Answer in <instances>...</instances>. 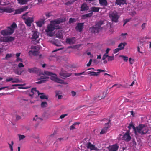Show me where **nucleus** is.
I'll use <instances>...</instances> for the list:
<instances>
[{
    "instance_id": "obj_39",
    "label": "nucleus",
    "mask_w": 151,
    "mask_h": 151,
    "mask_svg": "<svg viewBox=\"0 0 151 151\" xmlns=\"http://www.w3.org/2000/svg\"><path fill=\"white\" fill-rule=\"evenodd\" d=\"M116 86H117V88H120L121 87H123L124 88H127V87L126 86H123L121 84H115L112 87H114Z\"/></svg>"
},
{
    "instance_id": "obj_11",
    "label": "nucleus",
    "mask_w": 151,
    "mask_h": 151,
    "mask_svg": "<svg viewBox=\"0 0 151 151\" xmlns=\"http://www.w3.org/2000/svg\"><path fill=\"white\" fill-rule=\"evenodd\" d=\"M111 120L109 119L108 122L105 124V127L104 128L101 130L100 132L101 134H103L106 133L107 131V129L108 128L110 127V126L109 125V124L110 123Z\"/></svg>"
},
{
    "instance_id": "obj_54",
    "label": "nucleus",
    "mask_w": 151,
    "mask_h": 151,
    "mask_svg": "<svg viewBox=\"0 0 151 151\" xmlns=\"http://www.w3.org/2000/svg\"><path fill=\"white\" fill-rule=\"evenodd\" d=\"M16 61L17 62H23V60L20 58V57L17 58H16Z\"/></svg>"
},
{
    "instance_id": "obj_24",
    "label": "nucleus",
    "mask_w": 151,
    "mask_h": 151,
    "mask_svg": "<svg viewBox=\"0 0 151 151\" xmlns=\"http://www.w3.org/2000/svg\"><path fill=\"white\" fill-rule=\"evenodd\" d=\"M5 12L11 13L14 12V8H12L10 7H7L4 8Z\"/></svg>"
},
{
    "instance_id": "obj_51",
    "label": "nucleus",
    "mask_w": 151,
    "mask_h": 151,
    "mask_svg": "<svg viewBox=\"0 0 151 151\" xmlns=\"http://www.w3.org/2000/svg\"><path fill=\"white\" fill-rule=\"evenodd\" d=\"M108 57H109V55H108V54H106L105 53V54L103 55V56L102 58V60H105L106 59V58L107 57L108 58Z\"/></svg>"
},
{
    "instance_id": "obj_46",
    "label": "nucleus",
    "mask_w": 151,
    "mask_h": 151,
    "mask_svg": "<svg viewBox=\"0 0 151 151\" xmlns=\"http://www.w3.org/2000/svg\"><path fill=\"white\" fill-rule=\"evenodd\" d=\"M9 144V147H10V148L11 150V151H13V147H12V146L13 145V144H14V142H13V141H11V144H9V143H8Z\"/></svg>"
},
{
    "instance_id": "obj_62",
    "label": "nucleus",
    "mask_w": 151,
    "mask_h": 151,
    "mask_svg": "<svg viewBox=\"0 0 151 151\" xmlns=\"http://www.w3.org/2000/svg\"><path fill=\"white\" fill-rule=\"evenodd\" d=\"M146 23H143L142 24V25L141 26V27H142V29H145V26H146Z\"/></svg>"
},
{
    "instance_id": "obj_36",
    "label": "nucleus",
    "mask_w": 151,
    "mask_h": 151,
    "mask_svg": "<svg viewBox=\"0 0 151 151\" xmlns=\"http://www.w3.org/2000/svg\"><path fill=\"white\" fill-rule=\"evenodd\" d=\"M128 128L129 129H131V128H132L134 130L135 132L136 131V128H135V127L133 125V124L131 123L128 127Z\"/></svg>"
},
{
    "instance_id": "obj_3",
    "label": "nucleus",
    "mask_w": 151,
    "mask_h": 151,
    "mask_svg": "<svg viewBox=\"0 0 151 151\" xmlns=\"http://www.w3.org/2000/svg\"><path fill=\"white\" fill-rule=\"evenodd\" d=\"M60 28V26L58 25H55L51 23L48 25L47 29L45 30V31L48 35L50 36H52V32L55 29H59Z\"/></svg>"
},
{
    "instance_id": "obj_38",
    "label": "nucleus",
    "mask_w": 151,
    "mask_h": 151,
    "mask_svg": "<svg viewBox=\"0 0 151 151\" xmlns=\"http://www.w3.org/2000/svg\"><path fill=\"white\" fill-rule=\"evenodd\" d=\"M88 74L90 76H98L97 72H95L89 71Z\"/></svg>"
},
{
    "instance_id": "obj_31",
    "label": "nucleus",
    "mask_w": 151,
    "mask_h": 151,
    "mask_svg": "<svg viewBox=\"0 0 151 151\" xmlns=\"http://www.w3.org/2000/svg\"><path fill=\"white\" fill-rule=\"evenodd\" d=\"M126 44L127 43H121L118 45V48H119L120 50H122L124 49V47Z\"/></svg>"
},
{
    "instance_id": "obj_7",
    "label": "nucleus",
    "mask_w": 151,
    "mask_h": 151,
    "mask_svg": "<svg viewBox=\"0 0 151 151\" xmlns=\"http://www.w3.org/2000/svg\"><path fill=\"white\" fill-rule=\"evenodd\" d=\"M34 92H37L38 95L41 94V95L40 96V97L41 99H47V97L44 94V93H40L38 91L36 90V88H32L31 93H30L29 96H32L34 93Z\"/></svg>"
},
{
    "instance_id": "obj_18",
    "label": "nucleus",
    "mask_w": 151,
    "mask_h": 151,
    "mask_svg": "<svg viewBox=\"0 0 151 151\" xmlns=\"http://www.w3.org/2000/svg\"><path fill=\"white\" fill-rule=\"evenodd\" d=\"M89 7L87 4L83 3L80 7V11L81 12L87 11L89 9Z\"/></svg>"
},
{
    "instance_id": "obj_28",
    "label": "nucleus",
    "mask_w": 151,
    "mask_h": 151,
    "mask_svg": "<svg viewBox=\"0 0 151 151\" xmlns=\"http://www.w3.org/2000/svg\"><path fill=\"white\" fill-rule=\"evenodd\" d=\"M39 52L38 50H30L29 52V55L32 54L35 56L39 54Z\"/></svg>"
},
{
    "instance_id": "obj_9",
    "label": "nucleus",
    "mask_w": 151,
    "mask_h": 151,
    "mask_svg": "<svg viewBox=\"0 0 151 151\" xmlns=\"http://www.w3.org/2000/svg\"><path fill=\"white\" fill-rule=\"evenodd\" d=\"M86 147L87 149H90L91 151L93 150H96L98 151L99 149L96 147L95 145L91 144V142H87L86 144Z\"/></svg>"
},
{
    "instance_id": "obj_56",
    "label": "nucleus",
    "mask_w": 151,
    "mask_h": 151,
    "mask_svg": "<svg viewBox=\"0 0 151 151\" xmlns=\"http://www.w3.org/2000/svg\"><path fill=\"white\" fill-rule=\"evenodd\" d=\"M120 50V49L119 48H116L114 50V54L116 53Z\"/></svg>"
},
{
    "instance_id": "obj_27",
    "label": "nucleus",
    "mask_w": 151,
    "mask_h": 151,
    "mask_svg": "<svg viewBox=\"0 0 151 151\" xmlns=\"http://www.w3.org/2000/svg\"><path fill=\"white\" fill-rule=\"evenodd\" d=\"M33 121H35L38 122V124L43 120V119L41 118H39L38 117L37 115H35V116L33 118Z\"/></svg>"
},
{
    "instance_id": "obj_14",
    "label": "nucleus",
    "mask_w": 151,
    "mask_h": 151,
    "mask_svg": "<svg viewBox=\"0 0 151 151\" xmlns=\"http://www.w3.org/2000/svg\"><path fill=\"white\" fill-rule=\"evenodd\" d=\"M49 78V77L41 76H40V78L38 79L40 81L36 83L37 84H40L45 83L48 80Z\"/></svg>"
},
{
    "instance_id": "obj_29",
    "label": "nucleus",
    "mask_w": 151,
    "mask_h": 151,
    "mask_svg": "<svg viewBox=\"0 0 151 151\" xmlns=\"http://www.w3.org/2000/svg\"><path fill=\"white\" fill-rule=\"evenodd\" d=\"M24 70H22L20 68H17L15 71L14 73L15 74L20 75L23 72Z\"/></svg>"
},
{
    "instance_id": "obj_16",
    "label": "nucleus",
    "mask_w": 151,
    "mask_h": 151,
    "mask_svg": "<svg viewBox=\"0 0 151 151\" xmlns=\"http://www.w3.org/2000/svg\"><path fill=\"white\" fill-rule=\"evenodd\" d=\"M84 24V23H80L77 24V25L76 27V29L79 32H81L83 28Z\"/></svg>"
},
{
    "instance_id": "obj_6",
    "label": "nucleus",
    "mask_w": 151,
    "mask_h": 151,
    "mask_svg": "<svg viewBox=\"0 0 151 151\" xmlns=\"http://www.w3.org/2000/svg\"><path fill=\"white\" fill-rule=\"evenodd\" d=\"M28 13V12H26L23 14L22 16V18L25 20L24 22L26 25L28 27H30L31 26V24L33 21V17H28L26 18L25 17Z\"/></svg>"
},
{
    "instance_id": "obj_15",
    "label": "nucleus",
    "mask_w": 151,
    "mask_h": 151,
    "mask_svg": "<svg viewBox=\"0 0 151 151\" xmlns=\"http://www.w3.org/2000/svg\"><path fill=\"white\" fill-rule=\"evenodd\" d=\"M122 139L127 142H129L131 139V137L129 133V132L127 131L124 135Z\"/></svg>"
},
{
    "instance_id": "obj_41",
    "label": "nucleus",
    "mask_w": 151,
    "mask_h": 151,
    "mask_svg": "<svg viewBox=\"0 0 151 151\" xmlns=\"http://www.w3.org/2000/svg\"><path fill=\"white\" fill-rule=\"evenodd\" d=\"M47 105V104L46 102H43L41 103V106L43 108L46 107Z\"/></svg>"
},
{
    "instance_id": "obj_52",
    "label": "nucleus",
    "mask_w": 151,
    "mask_h": 151,
    "mask_svg": "<svg viewBox=\"0 0 151 151\" xmlns=\"http://www.w3.org/2000/svg\"><path fill=\"white\" fill-rule=\"evenodd\" d=\"M28 100L24 99H21L20 101V103H25L26 101H28Z\"/></svg>"
},
{
    "instance_id": "obj_8",
    "label": "nucleus",
    "mask_w": 151,
    "mask_h": 151,
    "mask_svg": "<svg viewBox=\"0 0 151 151\" xmlns=\"http://www.w3.org/2000/svg\"><path fill=\"white\" fill-rule=\"evenodd\" d=\"M44 73L46 75L51 76L50 77L51 80L56 82L58 78L57 77V76L56 74H53L52 72L48 71H45Z\"/></svg>"
},
{
    "instance_id": "obj_23",
    "label": "nucleus",
    "mask_w": 151,
    "mask_h": 151,
    "mask_svg": "<svg viewBox=\"0 0 151 151\" xmlns=\"http://www.w3.org/2000/svg\"><path fill=\"white\" fill-rule=\"evenodd\" d=\"M99 1L101 6H106L108 5V2L106 0H99Z\"/></svg>"
},
{
    "instance_id": "obj_2",
    "label": "nucleus",
    "mask_w": 151,
    "mask_h": 151,
    "mask_svg": "<svg viewBox=\"0 0 151 151\" xmlns=\"http://www.w3.org/2000/svg\"><path fill=\"white\" fill-rule=\"evenodd\" d=\"M104 24L103 22L100 21L95 25L92 26L89 28V30L92 33H98L101 26Z\"/></svg>"
},
{
    "instance_id": "obj_17",
    "label": "nucleus",
    "mask_w": 151,
    "mask_h": 151,
    "mask_svg": "<svg viewBox=\"0 0 151 151\" xmlns=\"http://www.w3.org/2000/svg\"><path fill=\"white\" fill-rule=\"evenodd\" d=\"M119 146L117 144H114L113 145L110 146L109 148L110 151H116L118 150Z\"/></svg>"
},
{
    "instance_id": "obj_22",
    "label": "nucleus",
    "mask_w": 151,
    "mask_h": 151,
    "mask_svg": "<svg viewBox=\"0 0 151 151\" xmlns=\"http://www.w3.org/2000/svg\"><path fill=\"white\" fill-rule=\"evenodd\" d=\"M45 22V19H42L41 20L37 21L36 22L37 26L39 27H41L44 24Z\"/></svg>"
},
{
    "instance_id": "obj_32",
    "label": "nucleus",
    "mask_w": 151,
    "mask_h": 151,
    "mask_svg": "<svg viewBox=\"0 0 151 151\" xmlns=\"http://www.w3.org/2000/svg\"><path fill=\"white\" fill-rule=\"evenodd\" d=\"M18 3L21 5L26 4L28 1V0H17Z\"/></svg>"
},
{
    "instance_id": "obj_55",
    "label": "nucleus",
    "mask_w": 151,
    "mask_h": 151,
    "mask_svg": "<svg viewBox=\"0 0 151 151\" xmlns=\"http://www.w3.org/2000/svg\"><path fill=\"white\" fill-rule=\"evenodd\" d=\"M85 73L84 72H83L80 73H77L75 74V75L76 76H79L81 75L82 74H84Z\"/></svg>"
},
{
    "instance_id": "obj_63",
    "label": "nucleus",
    "mask_w": 151,
    "mask_h": 151,
    "mask_svg": "<svg viewBox=\"0 0 151 151\" xmlns=\"http://www.w3.org/2000/svg\"><path fill=\"white\" fill-rule=\"evenodd\" d=\"M16 119L17 120H19L21 119V117L20 116L18 115H16Z\"/></svg>"
},
{
    "instance_id": "obj_57",
    "label": "nucleus",
    "mask_w": 151,
    "mask_h": 151,
    "mask_svg": "<svg viewBox=\"0 0 151 151\" xmlns=\"http://www.w3.org/2000/svg\"><path fill=\"white\" fill-rule=\"evenodd\" d=\"M4 7H0V12H5L4 10Z\"/></svg>"
},
{
    "instance_id": "obj_21",
    "label": "nucleus",
    "mask_w": 151,
    "mask_h": 151,
    "mask_svg": "<svg viewBox=\"0 0 151 151\" xmlns=\"http://www.w3.org/2000/svg\"><path fill=\"white\" fill-rule=\"evenodd\" d=\"M93 14V13L91 12L89 13L82 15L81 16L82 19H84L90 17L92 16Z\"/></svg>"
},
{
    "instance_id": "obj_37",
    "label": "nucleus",
    "mask_w": 151,
    "mask_h": 151,
    "mask_svg": "<svg viewBox=\"0 0 151 151\" xmlns=\"http://www.w3.org/2000/svg\"><path fill=\"white\" fill-rule=\"evenodd\" d=\"M15 39L14 37L12 36L7 37V42H10L14 41Z\"/></svg>"
},
{
    "instance_id": "obj_42",
    "label": "nucleus",
    "mask_w": 151,
    "mask_h": 151,
    "mask_svg": "<svg viewBox=\"0 0 151 151\" xmlns=\"http://www.w3.org/2000/svg\"><path fill=\"white\" fill-rule=\"evenodd\" d=\"M18 136L20 141L26 137L24 135L18 134Z\"/></svg>"
},
{
    "instance_id": "obj_19",
    "label": "nucleus",
    "mask_w": 151,
    "mask_h": 151,
    "mask_svg": "<svg viewBox=\"0 0 151 151\" xmlns=\"http://www.w3.org/2000/svg\"><path fill=\"white\" fill-rule=\"evenodd\" d=\"M75 37H72L71 38H67L66 42L70 45L74 44L75 42Z\"/></svg>"
},
{
    "instance_id": "obj_13",
    "label": "nucleus",
    "mask_w": 151,
    "mask_h": 151,
    "mask_svg": "<svg viewBox=\"0 0 151 151\" xmlns=\"http://www.w3.org/2000/svg\"><path fill=\"white\" fill-rule=\"evenodd\" d=\"M28 8V7L27 6H24L20 9L15 10L14 14H19L21 12L25 11Z\"/></svg>"
},
{
    "instance_id": "obj_53",
    "label": "nucleus",
    "mask_w": 151,
    "mask_h": 151,
    "mask_svg": "<svg viewBox=\"0 0 151 151\" xmlns=\"http://www.w3.org/2000/svg\"><path fill=\"white\" fill-rule=\"evenodd\" d=\"M12 57V54H7L6 56L5 59H7L8 58H10Z\"/></svg>"
},
{
    "instance_id": "obj_50",
    "label": "nucleus",
    "mask_w": 151,
    "mask_h": 151,
    "mask_svg": "<svg viewBox=\"0 0 151 151\" xmlns=\"http://www.w3.org/2000/svg\"><path fill=\"white\" fill-rule=\"evenodd\" d=\"M2 41L4 42H7V37H3L1 39Z\"/></svg>"
},
{
    "instance_id": "obj_4",
    "label": "nucleus",
    "mask_w": 151,
    "mask_h": 151,
    "mask_svg": "<svg viewBox=\"0 0 151 151\" xmlns=\"http://www.w3.org/2000/svg\"><path fill=\"white\" fill-rule=\"evenodd\" d=\"M148 130V127L142 124H140L136 127V131L142 134H146Z\"/></svg>"
},
{
    "instance_id": "obj_30",
    "label": "nucleus",
    "mask_w": 151,
    "mask_h": 151,
    "mask_svg": "<svg viewBox=\"0 0 151 151\" xmlns=\"http://www.w3.org/2000/svg\"><path fill=\"white\" fill-rule=\"evenodd\" d=\"M100 9L99 7H96L95 6H93L91 8V11L94 12H99V10ZM91 11L89 12H90Z\"/></svg>"
},
{
    "instance_id": "obj_33",
    "label": "nucleus",
    "mask_w": 151,
    "mask_h": 151,
    "mask_svg": "<svg viewBox=\"0 0 151 151\" xmlns=\"http://www.w3.org/2000/svg\"><path fill=\"white\" fill-rule=\"evenodd\" d=\"M52 44L56 46L59 47L61 46L60 43L58 40H56L55 41L52 42Z\"/></svg>"
},
{
    "instance_id": "obj_26",
    "label": "nucleus",
    "mask_w": 151,
    "mask_h": 151,
    "mask_svg": "<svg viewBox=\"0 0 151 151\" xmlns=\"http://www.w3.org/2000/svg\"><path fill=\"white\" fill-rule=\"evenodd\" d=\"M116 3L117 5H121L122 4H126V1L125 0H116Z\"/></svg>"
},
{
    "instance_id": "obj_43",
    "label": "nucleus",
    "mask_w": 151,
    "mask_h": 151,
    "mask_svg": "<svg viewBox=\"0 0 151 151\" xmlns=\"http://www.w3.org/2000/svg\"><path fill=\"white\" fill-rule=\"evenodd\" d=\"M76 21V19L75 18H70L69 22V23H73V22H75Z\"/></svg>"
},
{
    "instance_id": "obj_48",
    "label": "nucleus",
    "mask_w": 151,
    "mask_h": 151,
    "mask_svg": "<svg viewBox=\"0 0 151 151\" xmlns=\"http://www.w3.org/2000/svg\"><path fill=\"white\" fill-rule=\"evenodd\" d=\"M20 82V80L17 78H15L13 79V80L12 81V82L13 83H17Z\"/></svg>"
},
{
    "instance_id": "obj_5",
    "label": "nucleus",
    "mask_w": 151,
    "mask_h": 151,
    "mask_svg": "<svg viewBox=\"0 0 151 151\" xmlns=\"http://www.w3.org/2000/svg\"><path fill=\"white\" fill-rule=\"evenodd\" d=\"M109 16L113 22H118V19L119 17V16L118 15L117 12H112L110 13Z\"/></svg>"
},
{
    "instance_id": "obj_45",
    "label": "nucleus",
    "mask_w": 151,
    "mask_h": 151,
    "mask_svg": "<svg viewBox=\"0 0 151 151\" xmlns=\"http://www.w3.org/2000/svg\"><path fill=\"white\" fill-rule=\"evenodd\" d=\"M108 61H112L114 60V56H109L108 57Z\"/></svg>"
},
{
    "instance_id": "obj_34",
    "label": "nucleus",
    "mask_w": 151,
    "mask_h": 151,
    "mask_svg": "<svg viewBox=\"0 0 151 151\" xmlns=\"http://www.w3.org/2000/svg\"><path fill=\"white\" fill-rule=\"evenodd\" d=\"M80 124V123L79 122H75L73 124H72L70 127V129L71 130H73L74 129H75V126L76 125H78Z\"/></svg>"
},
{
    "instance_id": "obj_60",
    "label": "nucleus",
    "mask_w": 151,
    "mask_h": 151,
    "mask_svg": "<svg viewBox=\"0 0 151 151\" xmlns=\"http://www.w3.org/2000/svg\"><path fill=\"white\" fill-rule=\"evenodd\" d=\"M127 33H122L121 35V36L122 37H123V39H125L126 38V36H125L126 35H127Z\"/></svg>"
},
{
    "instance_id": "obj_49",
    "label": "nucleus",
    "mask_w": 151,
    "mask_h": 151,
    "mask_svg": "<svg viewBox=\"0 0 151 151\" xmlns=\"http://www.w3.org/2000/svg\"><path fill=\"white\" fill-rule=\"evenodd\" d=\"M74 2H75L74 0L69 1H68L67 2H66L65 3V4H66V5H68L73 4Z\"/></svg>"
},
{
    "instance_id": "obj_58",
    "label": "nucleus",
    "mask_w": 151,
    "mask_h": 151,
    "mask_svg": "<svg viewBox=\"0 0 151 151\" xmlns=\"http://www.w3.org/2000/svg\"><path fill=\"white\" fill-rule=\"evenodd\" d=\"M18 67L19 68L23 67H24V65L22 63H20L18 65Z\"/></svg>"
},
{
    "instance_id": "obj_40",
    "label": "nucleus",
    "mask_w": 151,
    "mask_h": 151,
    "mask_svg": "<svg viewBox=\"0 0 151 151\" xmlns=\"http://www.w3.org/2000/svg\"><path fill=\"white\" fill-rule=\"evenodd\" d=\"M56 82L61 84H67V83H65L64 82V81L63 80L60 79L59 78H58V80L56 81Z\"/></svg>"
},
{
    "instance_id": "obj_64",
    "label": "nucleus",
    "mask_w": 151,
    "mask_h": 151,
    "mask_svg": "<svg viewBox=\"0 0 151 151\" xmlns=\"http://www.w3.org/2000/svg\"><path fill=\"white\" fill-rule=\"evenodd\" d=\"M31 48L32 49H34V50H37V49L38 48V47L35 46H31Z\"/></svg>"
},
{
    "instance_id": "obj_61",
    "label": "nucleus",
    "mask_w": 151,
    "mask_h": 151,
    "mask_svg": "<svg viewBox=\"0 0 151 151\" xmlns=\"http://www.w3.org/2000/svg\"><path fill=\"white\" fill-rule=\"evenodd\" d=\"M67 115H68L67 114H62L60 116V119H63L65 117L67 116Z\"/></svg>"
},
{
    "instance_id": "obj_25",
    "label": "nucleus",
    "mask_w": 151,
    "mask_h": 151,
    "mask_svg": "<svg viewBox=\"0 0 151 151\" xmlns=\"http://www.w3.org/2000/svg\"><path fill=\"white\" fill-rule=\"evenodd\" d=\"M39 33L37 31H34L33 32L32 36V38L36 40L39 37Z\"/></svg>"
},
{
    "instance_id": "obj_20",
    "label": "nucleus",
    "mask_w": 151,
    "mask_h": 151,
    "mask_svg": "<svg viewBox=\"0 0 151 151\" xmlns=\"http://www.w3.org/2000/svg\"><path fill=\"white\" fill-rule=\"evenodd\" d=\"M60 75L61 76L63 77L64 78H62L64 79V78H67L70 76L71 74L65 72H62L60 73Z\"/></svg>"
},
{
    "instance_id": "obj_47",
    "label": "nucleus",
    "mask_w": 151,
    "mask_h": 151,
    "mask_svg": "<svg viewBox=\"0 0 151 151\" xmlns=\"http://www.w3.org/2000/svg\"><path fill=\"white\" fill-rule=\"evenodd\" d=\"M131 20V19H127L124 20V24L123 25V26H124L128 22H129Z\"/></svg>"
},
{
    "instance_id": "obj_44",
    "label": "nucleus",
    "mask_w": 151,
    "mask_h": 151,
    "mask_svg": "<svg viewBox=\"0 0 151 151\" xmlns=\"http://www.w3.org/2000/svg\"><path fill=\"white\" fill-rule=\"evenodd\" d=\"M120 57L123 58L125 62H127L128 60V58L124 55H121Z\"/></svg>"
},
{
    "instance_id": "obj_1",
    "label": "nucleus",
    "mask_w": 151,
    "mask_h": 151,
    "mask_svg": "<svg viewBox=\"0 0 151 151\" xmlns=\"http://www.w3.org/2000/svg\"><path fill=\"white\" fill-rule=\"evenodd\" d=\"M17 25L15 22H13L10 27H8L7 29L1 31V34L3 36L10 35L13 34L15 28L17 27Z\"/></svg>"
},
{
    "instance_id": "obj_35",
    "label": "nucleus",
    "mask_w": 151,
    "mask_h": 151,
    "mask_svg": "<svg viewBox=\"0 0 151 151\" xmlns=\"http://www.w3.org/2000/svg\"><path fill=\"white\" fill-rule=\"evenodd\" d=\"M56 35L57 37L60 39L62 38L63 37V34L61 32H58L56 34Z\"/></svg>"
},
{
    "instance_id": "obj_10",
    "label": "nucleus",
    "mask_w": 151,
    "mask_h": 151,
    "mask_svg": "<svg viewBox=\"0 0 151 151\" xmlns=\"http://www.w3.org/2000/svg\"><path fill=\"white\" fill-rule=\"evenodd\" d=\"M65 21V18H59L58 19H56L53 21H51V23L54 25H56L59 24L61 23L64 22Z\"/></svg>"
},
{
    "instance_id": "obj_12",
    "label": "nucleus",
    "mask_w": 151,
    "mask_h": 151,
    "mask_svg": "<svg viewBox=\"0 0 151 151\" xmlns=\"http://www.w3.org/2000/svg\"><path fill=\"white\" fill-rule=\"evenodd\" d=\"M28 71L30 73H35L36 74L39 73H41V70L40 69L36 67L28 68Z\"/></svg>"
},
{
    "instance_id": "obj_59",
    "label": "nucleus",
    "mask_w": 151,
    "mask_h": 151,
    "mask_svg": "<svg viewBox=\"0 0 151 151\" xmlns=\"http://www.w3.org/2000/svg\"><path fill=\"white\" fill-rule=\"evenodd\" d=\"M92 59H90L89 62L87 64V67H89L90 65L92 63Z\"/></svg>"
}]
</instances>
